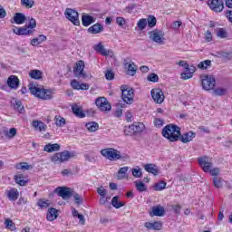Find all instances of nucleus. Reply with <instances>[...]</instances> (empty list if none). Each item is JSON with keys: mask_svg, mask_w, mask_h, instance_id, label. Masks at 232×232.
Listing matches in <instances>:
<instances>
[{"mask_svg": "<svg viewBox=\"0 0 232 232\" xmlns=\"http://www.w3.org/2000/svg\"><path fill=\"white\" fill-rule=\"evenodd\" d=\"M162 135L165 139H168L169 142H177V140H180L183 144H188V142H191V140L195 139L197 134L193 131L181 134L179 126L169 124L163 128Z\"/></svg>", "mask_w": 232, "mask_h": 232, "instance_id": "1", "label": "nucleus"}, {"mask_svg": "<svg viewBox=\"0 0 232 232\" xmlns=\"http://www.w3.org/2000/svg\"><path fill=\"white\" fill-rule=\"evenodd\" d=\"M29 91L32 95L38 97V99H43V101H51L53 99L54 92L50 89H44V87H38L34 83L29 84Z\"/></svg>", "mask_w": 232, "mask_h": 232, "instance_id": "2", "label": "nucleus"}, {"mask_svg": "<svg viewBox=\"0 0 232 232\" xmlns=\"http://www.w3.org/2000/svg\"><path fill=\"white\" fill-rule=\"evenodd\" d=\"M101 155L108 159L109 160H121L122 156H121V151L113 149V148H107L101 150Z\"/></svg>", "mask_w": 232, "mask_h": 232, "instance_id": "3", "label": "nucleus"}, {"mask_svg": "<svg viewBox=\"0 0 232 232\" xmlns=\"http://www.w3.org/2000/svg\"><path fill=\"white\" fill-rule=\"evenodd\" d=\"M75 155L73 153L64 150L63 152L55 153L53 157H51L52 162H59L60 164L63 162L68 161L69 159H73Z\"/></svg>", "mask_w": 232, "mask_h": 232, "instance_id": "4", "label": "nucleus"}, {"mask_svg": "<svg viewBox=\"0 0 232 232\" xmlns=\"http://www.w3.org/2000/svg\"><path fill=\"white\" fill-rule=\"evenodd\" d=\"M121 99L126 104H133L134 92L133 89L128 88L126 85H121Z\"/></svg>", "mask_w": 232, "mask_h": 232, "instance_id": "5", "label": "nucleus"}, {"mask_svg": "<svg viewBox=\"0 0 232 232\" xmlns=\"http://www.w3.org/2000/svg\"><path fill=\"white\" fill-rule=\"evenodd\" d=\"M217 81L215 80V76L212 75H203L201 76V85L203 90L209 92V90H213L215 88Z\"/></svg>", "mask_w": 232, "mask_h": 232, "instance_id": "6", "label": "nucleus"}, {"mask_svg": "<svg viewBox=\"0 0 232 232\" xmlns=\"http://www.w3.org/2000/svg\"><path fill=\"white\" fill-rule=\"evenodd\" d=\"M150 40L156 43V44H165L166 38L164 37V32L159 30H153L150 33Z\"/></svg>", "mask_w": 232, "mask_h": 232, "instance_id": "7", "label": "nucleus"}, {"mask_svg": "<svg viewBox=\"0 0 232 232\" xmlns=\"http://www.w3.org/2000/svg\"><path fill=\"white\" fill-rule=\"evenodd\" d=\"M65 17L74 24V26H79L81 21H79V13L72 8H67L65 10Z\"/></svg>", "mask_w": 232, "mask_h": 232, "instance_id": "8", "label": "nucleus"}, {"mask_svg": "<svg viewBox=\"0 0 232 232\" xmlns=\"http://www.w3.org/2000/svg\"><path fill=\"white\" fill-rule=\"evenodd\" d=\"M144 130V123L137 122L126 127L124 130L125 135H133L134 133H140Z\"/></svg>", "mask_w": 232, "mask_h": 232, "instance_id": "9", "label": "nucleus"}, {"mask_svg": "<svg viewBox=\"0 0 232 232\" xmlns=\"http://www.w3.org/2000/svg\"><path fill=\"white\" fill-rule=\"evenodd\" d=\"M95 104L101 111H110L111 110V104H110L105 97L96 99Z\"/></svg>", "mask_w": 232, "mask_h": 232, "instance_id": "10", "label": "nucleus"}, {"mask_svg": "<svg viewBox=\"0 0 232 232\" xmlns=\"http://www.w3.org/2000/svg\"><path fill=\"white\" fill-rule=\"evenodd\" d=\"M55 193L59 195L63 200H68L71 197L73 196L72 188L66 187H58L55 188Z\"/></svg>", "mask_w": 232, "mask_h": 232, "instance_id": "11", "label": "nucleus"}, {"mask_svg": "<svg viewBox=\"0 0 232 232\" xmlns=\"http://www.w3.org/2000/svg\"><path fill=\"white\" fill-rule=\"evenodd\" d=\"M150 93L154 102H157V104H162L164 102V92L162 90L152 89Z\"/></svg>", "mask_w": 232, "mask_h": 232, "instance_id": "12", "label": "nucleus"}, {"mask_svg": "<svg viewBox=\"0 0 232 232\" xmlns=\"http://www.w3.org/2000/svg\"><path fill=\"white\" fill-rule=\"evenodd\" d=\"M73 74L78 78L86 77V73H84V61L80 60L76 63L73 68Z\"/></svg>", "mask_w": 232, "mask_h": 232, "instance_id": "13", "label": "nucleus"}, {"mask_svg": "<svg viewBox=\"0 0 232 232\" xmlns=\"http://www.w3.org/2000/svg\"><path fill=\"white\" fill-rule=\"evenodd\" d=\"M198 162L199 166H201L203 171L205 173H208L211 169V166H213V163L209 160V158L208 157H201L198 159Z\"/></svg>", "mask_w": 232, "mask_h": 232, "instance_id": "14", "label": "nucleus"}, {"mask_svg": "<svg viewBox=\"0 0 232 232\" xmlns=\"http://www.w3.org/2000/svg\"><path fill=\"white\" fill-rule=\"evenodd\" d=\"M209 8L213 12H223L224 10V1L223 0H210L208 2Z\"/></svg>", "mask_w": 232, "mask_h": 232, "instance_id": "15", "label": "nucleus"}, {"mask_svg": "<svg viewBox=\"0 0 232 232\" xmlns=\"http://www.w3.org/2000/svg\"><path fill=\"white\" fill-rule=\"evenodd\" d=\"M6 84L11 90H17L21 84V81H19V78L16 75H10L7 78Z\"/></svg>", "mask_w": 232, "mask_h": 232, "instance_id": "16", "label": "nucleus"}, {"mask_svg": "<svg viewBox=\"0 0 232 232\" xmlns=\"http://www.w3.org/2000/svg\"><path fill=\"white\" fill-rule=\"evenodd\" d=\"M14 34L16 35H32L35 32V30L28 29V27L23 26V27H14L13 29Z\"/></svg>", "mask_w": 232, "mask_h": 232, "instance_id": "17", "label": "nucleus"}, {"mask_svg": "<svg viewBox=\"0 0 232 232\" xmlns=\"http://www.w3.org/2000/svg\"><path fill=\"white\" fill-rule=\"evenodd\" d=\"M5 195L11 202H15L19 198V190L15 188L5 190Z\"/></svg>", "mask_w": 232, "mask_h": 232, "instance_id": "18", "label": "nucleus"}, {"mask_svg": "<svg viewBox=\"0 0 232 232\" xmlns=\"http://www.w3.org/2000/svg\"><path fill=\"white\" fill-rule=\"evenodd\" d=\"M164 213H166L164 207L158 205L152 207V212H150V217H164Z\"/></svg>", "mask_w": 232, "mask_h": 232, "instance_id": "19", "label": "nucleus"}, {"mask_svg": "<svg viewBox=\"0 0 232 232\" xmlns=\"http://www.w3.org/2000/svg\"><path fill=\"white\" fill-rule=\"evenodd\" d=\"M144 227L147 229H153L154 231H160L162 229V223L160 221L146 222Z\"/></svg>", "mask_w": 232, "mask_h": 232, "instance_id": "20", "label": "nucleus"}, {"mask_svg": "<svg viewBox=\"0 0 232 232\" xmlns=\"http://www.w3.org/2000/svg\"><path fill=\"white\" fill-rule=\"evenodd\" d=\"M87 32L89 34H101L102 32H104V26H102V24H101L100 23H97L92 25L91 27H89Z\"/></svg>", "mask_w": 232, "mask_h": 232, "instance_id": "21", "label": "nucleus"}, {"mask_svg": "<svg viewBox=\"0 0 232 232\" xmlns=\"http://www.w3.org/2000/svg\"><path fill=\"white\" fill-rule=\"evenodd\" d=\"M143 168L145 171H147L148 173H151L155 177L159 175V168L155 164H151V163L145 164Z\"/></svg>", "mask_w": 232, "mask_h": 232, "instance_id": "22", "label": "nucleus"}, {"mask_svg": "<svg viewBox=\"0 0 232 232\" xmlns=\"http://www.w3.org/2000/svg\"><path fill=\"white\" fill-rule=\"evenodd\" d=\"M72 111L76 117H79V119H84V117H86V114L82 111V108L77 104L72 106Z\"/></svg>", "mask_w": 232, "mask_h": 232, "instance_id": "23", "label": "nucleus"}, {"mask_svg": "<svg viewBox=\"0 0 232 232\" xmlns=\"http://www.w3.org/2000/svg\"><path fill=\"white\" fill-rule=\"evenodd\" d=\"M125 68H127V74L128 75H135L137 73V65L135 63L130 62V63H124Z\"/></svg>", "mask_w": 232, "mask_h": 232, "instance_id": "24", "label": "nucleus"}, {"mask_svg": "<svg viewBox=\"0 0 232 232\" xmlns=\"http://www.w3.org/2000/svg\"><path fill=\"white\" fill-rule=\"evenodd\" d=\"M59 150H61V145H59V143H49L44 147V151H47V153L59 151Z\"/></svg>", "mask_w": 232, "mask_h": 232, "instance_id": "25", "label": "nucleus"}, {"mask_svg": "<svg viewBox=\"0 0 232 232\" xmlns=\"http://www.w3.org/2000/svg\"><path fill=\"white\" fill-rule=\"evenodd\" d=\"M93 50L105 57H107V55H110V53L108 52V50H106V48H104V45L101 43L93 45Z\"/></svg>", "mask_w": 232, "mask_h": 232, "instance_id": "26", "label": "nucleus"}, {"mask_svg": "<svg viewBox=\"0 0 232 232\" xmlns=\"http://www.w3.org/2000/svg\"><path fill=\"white\" fill-rule=\"evenodd\" d=\"M94 22V17L90 14H83L82 16V24L84 26H90V24H93Z\"/></svg>", "mask_w": 232, "mask_h": 232, "instance_id": "27", "label": "nucleus"}, {"mask_svg": "<svg viewBox=\"0 0 232 232\" xmlns=\"http://www.w3.org/2000/svg\"><path fill=\"white\" fill-rule=\"evenodd\" d=\"M58 214H57V209L53 208H50L47 210V216L46 218L49 222H53V220H55V218H57Z\"/></svg>", "mask_w": 232, "mask_h": 232, "instance_id": "28", "label": "nucleus"}, {"mask_svg": "<svg viewBox=\"0 0 232 232\" xmlns=\"http://www.w3.org/2000/svg\"><path fill=\"white\" fill-rule=\"evenodd\" d=\"M15 24H24L26 23V16L23 13H16L14 15Z\"/></svg>", "mask_w": 232, "mask_h": 232, "instance_id": "29", "label": "nucleus"}, {"mask_svg": "<svg viewBox=\"0 0 232 232\" xmlns=\"http://www.w3.org/2000/svg\"><path fill=\"white\" fill-rule=\"evenodd\" d=\"M193 73H195V67L188 65V71H185V72L181 73V79L183 81H188V79H191L193 77Z\"/></svg>", "mask_w": 232, "mask_h": 232, "instance_id": "30", "label": "nucleus"}, {"mask_svg": "<svg viewBox=\"0 0 232 232\" xmlns=\"http://www.w3.org/2000/svg\"><path fill=\"white\" fill-rule=\"evenodd\" d=\"M46 35L44 34H39L38 37L34 38L31 40L32 46H39V44H42V43H44L46 41Z\"/></svg>", "mask_w": 232, "mask_h": 232, "instance_id": "31", "label": "nucleus"}, {"mask_svg": "<svg viewBox=\"0 0 232 232\" xmlns=\"http://www.w3.org/2000/svg\"><path fill=\"white\" fill-rule=\"evenodd\" d=\"M111 206L116 209H121V208L126 206V202L119 201V196H114L111 199Z\"/></svg>", "mask_w": 232, "mask_h": 232, "instance_id": "32", "label": "nucleus"}, {"mask_svg": "<svg viewBox=\"0 0 232 232\" xmlns=\"http://www.w3.org/2000/svg\"><path fill=\"white\" fill-rule=\"evenodd\" d=\"M14 179L18 186H26L28 184V179H24L23 174L15 175Z\"/></svg>", "mask_w": 232, "mask_h": 232, "instance_id": "33", "label": "nucleus"}, {"mask_svg": "<svg viewBox=\"0 0 232 232\" xmlns=\"http://www.w3.org/2000/svg\"><path fill=\"white\" fill-rule=\"evenodd\" d=\"M29 77H31V79L39 81L40 79H43V72L40 70H32L29 72Z\"/></svg>", "mask_w": 232, "mask_h": 232, "instance_id": "34", "label": "nucleus"}, {"mask_svg": "<svg viewBox=\"0 0 232 232\" xmlns=\"http://www.w3.org/2000/svg\"><path fill=\"white\" fill-rule=\"evenodd\" d=\"M128 169H130L129 167H122L118 170V180H124V179H126V173H128Z\"/></svg>", "mask_w": 232, "mask_h": 232, "instance_id": "35", "label": "nucleus"}, {"mask_svg": "<svg viewBox=\"0 0 232 232\" xmlns=\"http://www.w3.org/2000/svg\"><path fill=\"white\" fill-rule=\"evenodd\" d=\"M85 128H87L88 131L95 132L99 130V123L95 121H90L85 124Z\"/></svg>", "mask_w": 232, "mask_h": 232, "instance_id": "36", "label": "nucleus"}, {"mask_svg": "<svg viewBox=\"0 0 232 232\" xmlns=\"http://www.w3.org/2000/svg\"><path fill=\"white\" fill-rule=\"evenodd\" d=\"M13 105L16 111H19V113H24V106H23V102L21 101L15 100L13 102Z\"/></svg>", "mask_w": 232, "mask_h": 232, "instance_id": "37", "label": "nucleus"}, {"mask_svg": "<svg viewBox=\"0 0 232 232\" xmlns=\"http://www.w3.org/2000/svg\"><path fill=\"white\" fill-rule=\"evenodd\" d=\"M33 126L35 130H39L40 131H44V130H46V124L41 121H34Z\"/></svg>", "mask_w": 232, "mask_h": 232, "instance_id": "38", "label": "nucleus"}, {"mask_svg": "<svg viewBox=\"0 0 232 232\" xmlns=\"http://www.w3.org/2000/svg\"><path fill=\"white\" fill-rule=\"evenodd\" d=\"M198 68H199V70H208V68H211V60H205L200 62L198 64Z\"/></svg>", "mask_w": 232, "mask_h": 232, "instance_id": "39", "label": "nucleus"}, {"mask_svg": "<svg viewBox=\"0 0 232 232\" xmlns=\"http://www.w3.org/2000/svg\"><path fill=\"white\" fill-rule=\"evenodd\" d=\"M54 122H55L56 126H58L59 128H63V126H64L66 124V119H64L61 116H55Z\"/></svg>", "mask_w": 232, "mask_h": 232, "instance_id": "40", "label": "nucleus"}, {"mask_svg": "<svg viewBox=\"0 0 232 232\" xmlns=\"http://www.w3.org/2000/svg\"><path fill=\"white\" fill-rule=\"evenodd\" d=\"M217 37H219V39H227L228 37L227 31L224 28L218 29Z\"/></svg>", "mask_w": 232, "mask_h": 232, "instance_id": "41", "label": "nucleus"}, {"mask_svg": "<svg viewBox=\"0 0 232 232\" xmlns=\"http://www.w3.org/2000/svg\"><path fill=\"white\" fill-rule=\"evenodd\" d=\"M216 53H217V57H219V58H223V59L232 58V53H229V52L218 51Z\"/></svg>", "mask_w": 232, "mask_h": 232, "instance_id": "42", "label": "nucleus"}, {"mask_svg": "<svg viewBox=\"0 0 232 232\" xmlns=\"http://www.w3.org/2000/svg\"><path fill=\"white\" fill-rule=\"evenodd\" d=\"M147 24L150 28H153L157 25V18L153 15H150L147 19Z\"/></svg>", "mask_w": 232, "mask_h": 232, "instance_id": "43", "label": "nucleus"}, {"mask_svg": "<svg viewBox=\"0 0 232 232\" xmlns=\"http://www.w3.org/2000/svg\"><path fill=\"white\" fill-rule=\"evenodd\" d=\"M22 6L24 8H33L34 5H35V1L34 0H21Z\"/></svg>", "mask_w": 232, "mask_h": 232, "instance_id": "44", "label": "nucleus"}, {"mask_svg": "<svg viewBox=\"0 0 232 232\" xmlns=\"http://www.w3.org/2000/svg\"><path fill=\"white\" fill-rule=\"evenodd\" d=\"M167 183L164 180H160V182L154 185V189L156 191H162V189L166 188Z\"/></svg>", "mask_w": 232, "mask_h": 232, "instance_id": "45", "label": "nucleus"}, {"mask_svg": "<svg viewBox=\"0 0 232 232\" xmlns=\"http://www.w3.org/2000/svg\"><path fill=\"white\" fill-rule=\"evenodd\" d=\"M135 186L136 188L140 192H144L148 189V188H146V185L142 182V181H136L135 182Z\"/></svg>", "mask_w": 232, "mask_h": 232, "instance_id": "46", "label": "nucleus"}, {"mask_svg": "<svg viewBox=\"0 0 232 232\" xmlns=\"http://www.w3.org/2000/svg\"><path fill=\"white\" fill-rule=\"evenodd\" d=\"M16 169L28 170L32 168L27 162L17 163L15 166Z\"/></svg>", "mask_w": 232, "mask_h": 232, "instance_id": "47", "label": "nucleus"}, {"mask_svg": "<svg viewBox=\"0 0 232 232\" xmlns=\"http://www.w3.org/2000/svg\"><path fill=\"white\" fill-rule=\"evenodd\" d=\"M139 30H144L148 26V21L144 18L140 19L137 23Z\"/></svg>", "mask_w": 232, "mask_h": 232, "instance_id": "48", "label": "nucleus"}, {"mask_svg": "<svg viewBox=\"0 0 232 232\" xmlns=\"http://www.w3.org/2000/svg\"><path fill=\"white\" fill-rule=\"evenodd\" d=\"M97 193L100 197H106L108 195V189L104 188L103 186H100L97 188Z\"/></svg>", "mask_w": 232, "mask_h": 232, "instance_id": "49", "label": "nucleus"}, {"mask_svg": "<svg viewBox=\"0 0 232 232\" xmlns=\"http://www.w3.org/2000/svg\"><path fill=\"white\" fill-rule=\"evenodd\" d=\"M37 26V22L35 21V19L34 18H29V23H28V26H26V28L28 30H35L34 28H35Z\"/></svg>", "mask_w": 232, "mask_h": 232, "instance_id": "50", "label": "nucleus"}, {"mask_svg": "<svg viewBox=\"0 0 232 232\" xmlns=\"http://www.w3.org/2000/svg\"><path fill=\"white\" fill-rule=\"evenodd\" d=\"M227 92V91L224 88H217L213 90L214 95H218V96L226 95Z\"/></svg>", "mask_w": 232, "mask_h": 232, "instance_id": "51", "label": "nucleus"}, {"mask_svg": "<svg viewBox=\"0 0 232 232\" xmlns=\"http://www.w3.org/2000/svg\"><path fill=\"white\" fill-rule=\"evenodd\" d=\"M131 172L135 179H140L142 177V170L140 169H131Z\"/></svg>", "mask_w": 232, "mask_h": 232, "instance_id": "52", "label": "nucleus"}, {"mask_svg": "<svg viewBox=\"0 0 232 232\" xmlns=\"http://www.w3.org/2000/svg\"><path fill=\"white\" fill-rule=\"evenodd\" d=\"M213 182L215 188H222V178L214 177Z\"/></svg>", "mask_w": 232, "mask_h": 232, "instance_id": "53", "label": "nucleus"}, {"mask_svg": "<svg viewBox=\"0 0 232 232\" xmlns=\"http://www.w3.org/2000/svg\"><path fill=\"white\" fill-rule=\"evenodd\" d=\"M148 81H150V82H159V75L155 74V73H150L148 77H147Z\"/></svg>", "mask_w": 232, "mask_h": 232, "instance_id": "54", "label": "nucleus"}, {"mask_svg": "<svg viewBox=\"0 0 232 232\" xmlns=\"http://www.w3.org/2000/svg\"><path fill=\"white\" fill-rule=\"evenodd\" d=\"M105 78L107 79V81H113V79H115V73L112 72V71H107L105 72Z\"/></svg>", "mask_w": 232, "mask_h": 232, "instance_id": "55", "label": "nucleus"}, {"mask_svg": "<svg viewBox=\"0 0 232 232\" xmlns=\"http://www.w3.org/2000/svg\"><path fill=\"white\" fill-rule=\"evenodd\" d=\"M5 135L7 137H9L10 139H12V137H15V135H17V129L15 128H11L9 130V132L5 133Z\"/></svg>", "mask_w": 232, "mask_h": 232, "instance_id": "56", "label": "nucleus"}, {"mask_svg": "<svg viewBox=\"0 0 232 232\" xmlns=\"http://www.w3.org/2000/svg\"><path fill=\"white\" fill-rule=\"evenodd\" d=\"M71 86L73 90H81V83L77 80H72L71 82Z\"/></svg>", "mask_w": 232, "mask_h": 232, "instance_id": "57", "label": "nucleus"}, {"mask_svg": "<svg viewBox=\"0 0 232 232\" xmlns=\"http://www.w3.org/2000/svg\"><path fill=\"white\" fill-rule=\"evenodd\" d=\"M154 125L156 126V128H160L161 126H164V120L160 118H156L154 120Z\"/></svg>", "mask_w": 232, "mask_h": 232, "instance_id": "58", "label": "nucleus"}, {"mask_svg": "<svg viewBox=\"0 0 232 232\" xmlns=\"http://www.w3.org/2000/svg\"><path fill=\"white\" fill-rule=\"evenodd\" d=\"M205 41L207 43H211V41H213V34H211V31H207L205 33Z\"/></svg>", "mask_w": 232, "mask_h": 232, "instance_id": "59", "label": "nucleus"}, {"mask_svg": "<svg viewBox=\"0 0 232 232\" xmlns=\"http://www.w3.org/2000/svg\"><path fill=\"white\" fill-rule=\"evenodd\" d=\"M171 208L176 215H180V209H182V207L180 205H172Z\"/></svg>", "mask_w": 232, "mask_h": 232, "instance_id": "60", "label": "nucleus"}, {"mask_svg": "<svg viewBox=\"0 0 232 232\" xmlns=\"http://www.w3.org/2000/svg\"><path fill=\"white\" fill-rule=\"evenodd\" d=\"M38 206H39L40 208H48V207L50 206V204L48 203V201H44V200H43V199H40V200L38 201Z\"/></svg>", "mask_w": 232, "mask_h": 232, "instance_id": "61", "label": "nucleus"}, {"mask_svg": "<svg viewBox=\"0 0 232 232\" xmlns=\"http://www.w3.org/2000/svg\"><path fill=\"white\" fill-rule=\"evenodd\" d=\"M5 226H6L7 229L14 230V221H12L10 219H6Z\"/></svg>", "mask_w": 232, "mask_h": 232, "instance_id": "62", "label": "nucleus"}, {"mask_svg": "<svg viewBox=\"0 0 232 232\" xmlns=\"http://www.w3.org/2000/svg\"><path fill=\"white\" fill-rule=\"evenodd\" d=\"M74 201L76 202V204H78V206H81V204H82V198H81V195L75 194Z\"/></svg>", "mask_w": 232, "mask_h": 232, "instance_id": "63", "label": "nucleus"}, {"mask_svg": "<svg viewBox=\"0 0 232 232\" xmlns=\"http://www.w3.org/2000/svg\"><path fill=\"white\" fill-rule=\"evenodd\" d=\"M225 15L228 19L229 23H232V10H227Z\"/></svg>", "mask_w": 232, "mask_h": 232, "instance_id": "64", "label": "nucleus"}]
</instances>
